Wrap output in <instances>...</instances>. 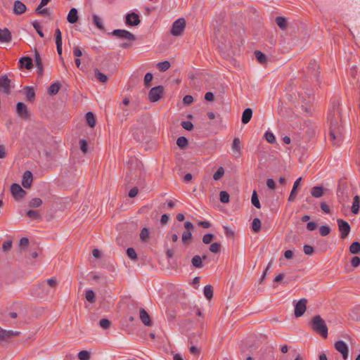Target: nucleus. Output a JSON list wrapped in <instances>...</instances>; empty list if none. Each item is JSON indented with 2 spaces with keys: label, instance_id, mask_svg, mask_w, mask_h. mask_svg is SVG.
Instances as JSON below:
<instances>
[{
  "label": "nucleus",
  "instance_id": "1",
  "mask_svg": "<svg viewBox=\"0 0 360 360\" xmlns=\"http://www.w3.org/2000/svg\"><path fill=\"white\" fill-rule=\"evenodd\" d=\"M328 120L330 121V141L333 145L339 146L343 141V127L340 123L342 118L338 101H333L329 109Z\"/></svg>",
  "mask_w": 360,
  "mask_h": 360
},
{
  "label": "nucleus",
  "instance_id": "2",
  "mask_svg": "<svg viewBox=\"0 0 360 360\" xmlns=\"http://www.w3.org/2000/svg\"><path fill=\"white\" fill-rule=\"evenodd\" d=\"M311 328L323 338L328 337V328L325 321L319 316L316 315L311 321Z\"/></svg>",
  "mask_w": 360,
  "mask_h": 360
},
{
  "label": "nucleus",
  "instance_id": "3",
  "mask_svg": "<svg viewBox=\"0 0 360 360\" xmlns=\"http://www.w3.org/2000/svg\"><path fill=\"white\" fill-rule=\"evenodd\" d=\"M49 293V290L46 288L45 282H42L38 285H33L30 289V294L32 297L43 298Z\"/></svg>",
  "mask_w": 360,
  "mask_h": 360
},
{
  "label": "nucleus",
  "instance_id": "4",
  "mask_svg": "<svg viewBox=\"0 0 360 360\" xmlns=\"http://www.w3.org/2000/svg\"><path fill=\"white\" fill-rule=\"evenodd\" d=\"M186 27V20L184 18H181L176 20L172 25L170 30V33L172 35L175 37H179L181 35L184 29Z\"/></svg>",
  "mask_w": 360,
  "mask_h": 360
},
{
  "label": "nucleus",
  "instance_id": "5",
  "mask_svg": "<svg viewBox=\"0 0 360 360\" xmlns=\"http://www.w3.org/2000/svg\"><path fill=\"white\" fill-rule=\"evenodd\" d=\"M337 197L338 202L343 206L349 201L350 195L348 194L347 188L345 185L339 184L337 189Z\"/></svg>",
  "mask_w": 360,
  "mask_h": 360
},
{
  "label": "nucleus",
  "instance_id": "6",
  "mask_svg": "<svg viewBox=\"0 0 360 360\" xmlns=\"http://www.w3.org/2000/svg\"><path fill=\"white\" fill-rule=\"evenodd\" d=\"M110 34L120 39H127L131 41L136 40L134 34L126 30H114Z\"/></svg>",
  "mask_w": 360,
  "mask_h": 360
},
{
  "label": "nucleus",
  "instance_id": "7",
  "mask_svg": "<svg viewBox=\"0 0 360 360\" xmlns=\"http://www.w3.org/2000/svg\"><path fill=\"white\" fill-rule=\"evenodd\" d=\"M164 88L162 86L159 85L155 87H153L148 94V99L150 102H156L159 101L163 95Z\"/></svg>",
  "mask_w": 360,
  "mask_h": 360
},
{
  "label": "nucleus",
  "instance_id": "8",
  "mask_svg": "<svg viewBox=\"0 0 360 360\" xmlns=\"http://www.w3.org/2000/svg\"><path fill=\"white\" fill-rule=\"evenodd\" d=\"M11 193L12 194V196L15 198L16 200H20L22 199L25 195L26 191L22 188V187L16 183H13L11 186Z\"/></svg>",
  "mask_w": 360,
  "mask_h": 360
},
{
  "label": "nucleus",
  "instance_id": "9",
  "mask_svg": "<svg viewBox=\"0 0 360 360\" xmlns=\"http://www.w3.org/2000/svg\"><path fill=\"white\" fill-rule=\"evenodd\" d=\"M337 222L340 232V238L342 239L347 238L351 230L350 225L347 221L341 219H338Z\"/></svg>",
  "mask_w": 360,
  "mask_h": 360
},
{
  "label": "nucleus",
  "instance_id": "10",
  "mask_svg": "<svg viewBox=\"0 0 360 360\" xmlns=\"http://www.w3.org/2000/svg\"><path fill=\"white\" fill-rule=\"evenodd\" d=\"M16 112L18 115L22 119L27 120L30 118V113L27 106L22 103L18 102L16 105Z\"/></svg>",
  "mask_w": 360,
  "mask_h": 360
},
{
  "label": "nucleus",
  "instance_id": "11",
  "mask_svg": "<svg viewBox=\"0 0 360 360\" xmlns=\"http://www.w3.org/2000/svg\"><path fill=\"white\" fill-rule=\"evenodd\" d=\"M307 300L302 298L297 302L295 306V316L296 317L302 316L306 311Z\"/></svg>",
  "mask_w": 360,
  "mask_h": 360
},
{
  "label": "nucleus",
  "instance_id": "12",
  "mask_svg": "<svg viewBox=\"0 0 360 360\" xmlns=\"http://www.w3.org/2000/svg\"><path fill=\"white\" fill-rule=\"evenodd\" d=\"M10 82L7 75H2L0 77V93L8 95L10 93Z\"/></svg>",
  "mask_w": 360,
  "mask_h": 360
},
{
  "label": "nucleus",
  "instance_id": "13",
  "mask_svg": "<svg viewBox=\"0 0 360 360\" xmlns=\"http://www.w3.org/2000/svg\"><path fill=\"white\" fill-rule=\"evenodd\" d=\"M141 22L139 15L134 12L129 13L126 15L125 23L128 26H136Z\"/></svg>",
  "mask_w": 360,
  "mask_h": 360
},
{
  "label": "nucleus",
  "instance_id": "14",
  "mask_svg": "<svg viewBox=\"0 0 360 360\" xmlns=\"http://www.w3.org/2000/svg\"><path fill=\"white\" fill-rule=\"evenodd\" d=\"M335 348L342 355V358L345 360L348 357V347L347 345L342 340H338L335 343Z\"/></svg>",
  "mask_w": 360,
  "mask_h": 360
},
{
  "label": "nucleus",
  "instance_id": "15",
  "mask_svg": "<svg viewBox=\"0 0 360 360\" xmlns=\"http://www.w3.org/2000/svg\"><path fill=\"white\" fill-rule=\"evenodd\" d=\"M32 181H33L32 173L29 170H26L22 174V186L25 188H30Z\"/></svg>",
  "mask_w": 360,
  "mask_h": 360
},
{
  "label": "nucleus",
  "instance_id": "16",
  "mask_svg": "<svg viewBox=\"0 0 360 360\" xmlns=\"http://www.w3.org/2000/svg\"><path fill=\"white\" fill-rule=\"evenodd\" d=\"M20 333L19 331L6 330L0 327V340H6L12 336H18Z\"/></svg>",
  "mask_w": 360,
  "mask_h": 360
},
{
  "label": "nucleus",
  "instance_id": "17",
  "mask_svg": "<svg viewBox=\"0 0 360 360\" xmlns=\"http://www.w3.org/2000/svg\"><path fill=\"white\" fill-rule=\"evenodd\" d=\"M12 35L8 28L1 30L0 28V42L9 43L11 41Z\"/></svg>",
  "mask_w": 360,
  "mask_h": 360
},
{
  "label": "nucleus",
  "instance_id": "18",
  "mask_svg": "<svg viewBox=\"0 0 360 360\" xmlns=\"http://www.w3.org/2000/svg\"><path fill=\"white\" fill-rule=\"evenodd\" d=\"M310 74L314 77L317 78L319 74V66L315 60H311L308 66Z\"/></svg>",
  "mask_w": 360,
  "mask_h": 360
},
{
  "label": "nucleus",
  "instance_id": "19",
  "mask_svg": "<svg viewBox=\"0 0 360 360\" xmlns=\"http://www.w3.org/2000/svg\"><path fill=\"white\" fill-rule=\"evenodd\" d=\"M26 6L20 1H14L13 12L16 15H22L26 11Z\"/></svg>",
  "mask_w": 360,
  "mask_h": 360
},
{
  "label": "nucleus",
  "instance_id": "20",
  "mask_svg": "<svg viewBox=\"0 0 360 360\" xmlns=\"http://www.w3.org/2000/svg\"><path fill=\"white\" fill-rule=\"evenodd\" d=\"M20 66L21 68L30 70L33 66L32 59L29 56L22 57L19 60Z\"/></svg>",
  "mask_w": 360,
  "mask_h": 360
},
{
  "label": "nucleus",
  "instance_id": "21",
  "mask_svg": "<svg viewBox=\"0 0 360 360\" xmlns=\"http://www.w3.org/2000/svg\"><path fill=\"white\" fill-rule=\"evenodd\" d=\"M139 314L141 322L145 326H150L152 325V321L147 311L144 309L141 308L140 309Z\"/></svg>",
  "mask_w": 360,
  "mask_h": 360
},
{
  "label": "nucleus",
  "instance_id": "22",
  "mask_svg": "<svg viewBox=\"0 0 360 360\" xmlns=\"http://www.w3.org/2000/svg\"><path fill=\"white\" fill-rule=\"evenodd\" d=\"M67 20L71 24H74L77 22V20H78L77 10L75 8H72L70 9V11H69V13L68 14Z\"/></svg>",
  "mask_w": 360,
  "mask_h": 360
},
{
  "label": "nucleus",
  "instance_id": "23",
  "mask_svg": "<svg viewBox=\"0 0 360 360\" xmlns=\"http://www.w3.org/2000/svg\"><path fill=\"white\" fill-rule=\"evenodd\" d=\"M302 181V177L298 178L293 184L292 189L290 192V196L288 198V201L293 202L295 200L296 195H297V188Z\"/></svg>",
  "mask_w": 360,
  "mask_h": 360
},
{
  "label": "nucleus",
  "instance_id": "24",
  "mask_svg": "<svg viewBox=\"0 0 360 360\" xmlns=\"http://www.w3.org/2000/svg\"><path fill=\"white\" fill-rule=\"evenodd\" d=\"M34 60H35L36 67L37 68V72L39 75H42L43 74L42 61H41L40 55L37 51H35V52H34Z\"/></svg>",
  "mask_w": 360,
  "mask_h": 360
},
{
  "label": "nucleus",
  "instance_id": "25",
  "mask_svg": "<svg viewBox=\"0 0 360 360\" xmlns=\"http://www.w3.org/2000/svg\"><path fill=\"white\" fill-rule=\"evenodd\" d=\"M252 116V110L251 108H246L243 112L241 121L243 124H248Z\"/></svg>",
  "mask_w": 360,
  "mask_h": 360
},
{
  "label": "nucleus",
  "instance_id": "26",
  "mask_svg": "<svg viewBox=\"0 0 360 360\" xmlns=\"http://www.w3.org/2000/svg\"><path fill=\"white\" fill-rule=\"evenodd\" d=\"M25 94L26 96V98L28 101H33L35 98V92L33 87L31 86H25Z\"/></svg>",
  "mask_w": 360,
  "mask_h": 360
},
{
  "label": "nucleus",
  "instance_id": "27",
  "mask_svg": "<svg viewBox=\"0 0 360 360\" xmlns=\"http://www.w3.org/2000/svg\"><path fill=\"white\" fill-rule=\"evenodd\" d=\"M360 198L359 195L354 197L353 203L351 207V211L353 214H356L359 212Z\"/></svg>",
  "mask_w": 360,
  "mask_h": 360
},
{
  "label": "nucleus",
  "instance_id": "28",
  "mask_svg": "<svg viewBox=\"0 0 360 360\" xmlns=\"http://www.w3.org/2000/svg\"><path fill=\"white\" fill-rule=\"evenodd\" d=\"M311 194L314 198H320L323 194V188L321 186H314L311 189Z\"/></svg>",
  "mask_w": 360,
  "mask_h": 360
},
{
  "label": "nucleus",
  "instance_id": "29",
  "mask_svg": "<svg viewBox=\"0 0 360 360\" xmlns=\"http://www.w3.org/2000/svg\"><path fill=\"white\" fill-rule=\"evenodd\" d=\"M26 216L32 219L41 220L42 217L39 211L30 210L26 212Z\"/></svg>",
  "mask_w": 360,
  "mask_h": 360
},
{
  "label": "nucleus",
  "instance_id": "30",
  "mask_svg": "<svg viewBox=\"0 0 360 360\" xmlns=\"http://www.w3.org/2000/svg\"><path fill=\"white\" fill-rule=\"evenodd\" d=\"M86 119L88 124L91 127H94L96 125V117L92 112H88L86 114Z\"/></svg>",
  "mask_w": 360,
  "mask_h": 360
},
{
  "label": "nucleus",
  "instance_id": "31",
  "mask_svg": "<svg viewBox=\"0 0 360 360\" xmlns=\"http://www.w3.org/2000/svg\"><path fill=\"white\" fill-rule=\"evenodd\" d=\"M275 21L280 29L284 30L287 27V21L285 18L282 16H277Z\"/></svg>",
  "mask_w": 360,
  "mask_h": 360
},
{
  "label": "nucleus",
  "instance_id": "32",
  "mask_svg": "<svg viewBox=\"0 0 360 360\" xmlns=\"http://www.w3.org/2000/svg\"><path fill=\"white\" fill-rule=\"evenodd\" d=\"M60 88V84L59 83H53L49 87L48 92L51 96L56 95L58 93Z\"/></svg>",
  "mask_w": 360,
  "mask_h": 360
},
{
  "label": "nucleus",
  "instance_id": "33",
  "mask_svg": "<svg viewBox=\"0 0 360 360\" xmlns=\"http://www.w3.org/2000/svg\"><path fill=\"white\" fill-rule=\"evenodd\" d=\"M42 200L39 198H34L29 202L28 206L32 208L39 207L42 205Z\"/></svg>",
  "mask_w": 360,
  "mask_h": 360
},
{
  "label": "nucleus",
  "instance_id": "34",
  "mask_svg": "<svg viewBox=\"0 0 360 360\" xmlns=\"http://www.w3.org/2000/svg\"><path fill=\"white\" fill-rule=\"evenodd\" d=\"M191 263L195 268H202L203 266L202 258L199 255H195L191 259Z\"/></svg>",
  "mask_w": 360,
  "mask_h": 360
},
{
  "label": "nucleus",
  "instance_id": "35",
  "mask_svg": "<svg viewBox=\"0 0 360 360\" xmlns=\"http://www.w3.org/2000/svg\"><path fill=\"white\" fill-rule=\"evenodd\" d=\"M349 252L354 255L359 254L360 252V243L357 241L353 242L349 246Z\"/></svg>",
  "mask_w": 360,
  "mask_h": 360
},
{
  "label": "nucleus",
  "instance_id": "36",
  "mask_svg": "<svg viewBox=\"0 0 360 360\" xmlns=\"http://www.w3.org/2000/svg\"><path fill=\"white\" fill-rule=\"evenodd\" d=\"M204 295L207 300H210L213 297V288L211 285L204 287Z\"/></svg>",
  "mask_w": 360,
  "mask_h": 360
},
{
  "label": "nucleus",
  "instance_id": "37",
  "mask_svg": "<svg viewBox=\"0 0 360 360\" xmlns=\"http://www.w3.org/2000/svg\"><path fill=\"white\" fill-rule=\"evenodd\" d=\"M170 63L167 60L160 62L157 64V67L160 72H165L170 68Z\"/></svg>",
  "mask_w": 360,
  "mask_h": 360
},
{
  "label": "nucleus",
  "instance_id": "38",
  "mask_svg": "<svg viewBox=\"0 0 360 360\" xmlns=\"http://www.w3.org/2000/svg\"><path fill=\"white\" fill-rule=\"evenodd\" d=\"M255 56L257 60L261 63L264 64L266 62V56L260 51H255Z\"/></svg>",
  "mask_w": 360,
  "mask_h": 360
},
{
  "label": "nucleus",
  "instance_id": "39",
  "mask_svg": "<svg viewBox=\"0 0 360 360\" xmlns=\"http://www.w3.org/2000/svg\"><path fill=\"white\" fill-rule=\"evenodd\" d=\"M231 148L235 152H237V153H240V152L241 143H240V139L238 138H234L233 139V143H232V146H231Z\"/></svg>",
  "mask_w": 360,
  "mask_h": 360
},
{
  "label": "nucleus",
  "instance_id": "40",
  "mask_svg": "<svg viewBox=\"0 0 360 360\" xmlns=\"http://www.w3.org/2000/svg\"><path fill=\"white\" fill-rule=\"evenodd\" d=\"M93 22L94 24L101 30H104V26L101 21V19L96 14L93 15Z\"/></svg>",
  "mask_w": 360,
  "mask_h": 360
},
{
  "label": "nucleus",
  "instance_id": "41",
  "mask_svg": "<svg viewBox=\"0 0 360 360\" xmlns=\"http://www.w3.org/2000/svg\"><path fill=\"white\" fill-rule=\"evenodd\" d=\"M95 77L100 82L102 83H104L108 80V77L105 74L101 72L98 69L95 70Z\"/></svg>",
  "mask_w": 360,
  "mask_h": 360
},
{
  "label": "nucleus",
  "instance_id": "42",
  "mask_svg": "<svg viewBox=\"0 0 360 360\" xmlns=\"http://www.w3.org/2000/svg\"><path fill=\"white\" fill-rule=\"evenodd\" d=\"M252 204L257 207V209H259L261 207V205L258 198L257 193L256 191H253L252 198H251Z\"/></svg>",
  "mask_w": 360,
  "mask_h": 360
},
{
  "label": "nucleus",
  "instance_id": "43",
  "mask_svg": "<svg viewBox=\"0 0 360 360\" xmlns=\"http://www.w3.org/2000/svg\"><path fill=\"white\" fill-rule=\"evenodd\" d=\"M261 229V221L259 218H255L252 222V229L254 232L257 233Z\"/></svg>",
  "mask_w": 360,
  "mask_h": 360
},
{
  "label": "nucleus",
  "instance_id": "44",
  "mask_svg": "<svg viewBox=\"0 0 360 360\" xmlns=\"http://www.w3.org/2000/svg\"><path fill=\"white\" fill-rule=\"evenodd\" d=\"M192 238V233L191 231H186L183 233L181 236V240L184 244L188 245Z\"/></svg>",
  "mask_w": 360,
  "mask_h": 360
},
{
  "label": "nucleus",
  "instance_id": "45",
  "mask_svg": "<svg viewBox=\"0 0 360 360\" xmlns=\"http://www.w3.org/2000/svg\"><path fill=\"white\" fill-rule=\"evenodd\" d=\"M140 238L142 241L146 242L149 238V230L148 228H143L140 233Z\"/></svg>",
  "mask_w": 360,
  "mask_h": 360
},
{
  "label": "nucleus",
  "instance_id": "46",
  "mask_svg": "<svg viewBox=\"0 0 360 360\" xmlns=\"http://www.w3.org/2000/svg\"><path fill=\"white\" fill-rule=\"evenodd\" d=\"M77 356L79 360H89L91 358L90 353L86 350L80 351Z\"/></svg>",
  "mask_w": 360,
  "mask_h": 360
},
{
  "label": "nucleus",
  "instance_id": "47",
  "mask_svg": "<svg viewBox=\"0 0 360 360\" xmlns=\"http://www.w3.org/2000/svg\"><path fill=\"white\" fill-rule=\"evenodd\" d=\"M176 144L180 148H184L188 144V139L185 136H180L176 140Z\"/></svg>",
  "mask_w": 360,
  "mask_h": 360
},
{
  "label": "nucleus",
  "instance_id": "48",
  "mask_svg": "<svg viewBox=\"0 0 360 360\" xmlns=\"http://www.w3.org/2000/svg\"><path fill=\"white\" fill-rule=\"evenodd\" d=\"M224 174V169L222 167H219L213 175V179L215 181L219 180Z\"/></svg>",
  "mask_w": 360,
  "mask_h": 360
},
{
  "label": "nucleus",
  "instance_id": "49",
  "mask_svg": "<svg viewBox=\"0 0 360 360\" xmlns=\"http://www.w3.org/2000/svg\"><path fill=\"white\" fill-rule=\"evenodd\" d=\"M229 194L225 191H222L219 193V200L223 203H227L229 202Z\"/></svg>",
  "mask_w": 360,
  "mask_h": 360
},
{
  "label": "nucleus",
  "instance_id": "50",
  "mask_svg": "<svg viewBox=\"0 0 360 360\" xmlns=\"http://www.w3.org/2000/svg\"><path fill=\"white\" fill-rule=\"evenodd\" d=\"M330 232V228L327 225H323L319 228L320 235L322 236H328Z\"/></svg>",
  "mask_w": 360,
  "mask_h": 360
},
{
  "label": "nucleus",
  "instance_id": "51",
  "mask_svg": "<svg viewBox=\"0 0 360 360\" xmlns=\"http://www.w3.org/2000/svg\"><path fill=\"white\" fill-rule=\"evenodd\" d=\"M85 297L89 302H94L95 301V294L92 290H88L86 291Z\"/></svg>",
  "mask_w": 360,
  "mask_h": 360
},
{
  "label": "nucleus",
  "instance_id": "52",
  "mask_svg": "<svg viewBox=\"0 0 360 360\" xmlns=\"http://www.w3.org/2000/svg\"><path fill=\"white\" fill-rule=\"evenodd\" d=\"M127 256L132 260L137 259V255L135 250L133 248H129L127 249Z\"/></svg>",
  "mask_w": 360,
  "mask_h": 360
},
{
  "label": "nucleus",
  "instance_id": "53",
  "mask_svg": "<svg viewBox=\"0 0 360 360\" xmlns=\"http://www.w3.org/2000/svg\"><path fill=\"white\" fill-rule=\"evenodd\" d=\"M221 245L218 243H213L210 245L209 250L212 253H218L220 251Z\"/></svg>",
  "mask_w": 360,
  "mask_h": 360
},
{
  "label": "nucleus",
  "instance_id": "54",
  "mask_svg": "<svg viewBox=\"0 0 360 360\" xmlns=\"http://www.w3.org/2000/svg\"><path fill=\"white\" fill-rule=\"evenodd\" d=\"M32 24V26L34 27V28L35 29V30L37 31V32L38 33V34L41 38H44V33H43V32L41 30V27L39 25V23L37 21H34Z\"/></svg>",
  "mask_w": 360,
  "mask_h": 360
},
{
  "label": "nucleus",
  "instance_id": "55",
  "mask_svg": "<svg viewBox=\"0 0 360 360\" xmlns=\"http://www.w3.org/2000/svg\"><path fill=\"white\" fill-rule=\"evenodd\" d=\"M153 75L150 72H147L144 77V84L146 87L151 85V81L153 79Z\"/></svg>",
  "mask_w": 360,
  "mask_h": 360
},
{
  "label": "nucleus",
  "instance_id": "56",
  "mask_svg": "<svg viewBox=\"0 0 360 360\" xmlns=\"http://www.w3.org/2000/svg\"><path fill=\"white\" fill-rule=\"evenodd\" d=\"M264 136L267 142L270 143H274L276 142V138L273 133L266 131Z\"/></svg>",
  "mask_w": 360,
  "mask_h": 360
},
{
  "label": "nucleus",
  "instance_id": "57",
  "mask_svg": "<svg viewBox=\"0 0 360 360\" xmlns=\"http://www.w3.org/2000/svg\"><path fill=\"white\" fill-rule=\"evenodd\" d=\"M110 321L107 319H101L99 321L100 326L103 329H108L110 326Z\"/></svg>",
  "mask_w": 360,
  "mask_h": 360
},
{
  "label": "nucleus",
  "instance_id": "58",
  "mask_svg": "<svg viewBox=\"0 0 360 360\" xmlns=\"http://www.w3.org/2000/svg\"><path fill=\"white\" fill-rule=\"evenodd\" d=\"M214 238V235L212 233L205 234L202 237V243L205 244H209L212 242Z\"/></svg>",
  "mask_w": 360,
  "mask_h": 360
},
{
  "label": "nucleus",
  "instance_id": "59",
  "mask_svg": "<svg viewBox=\"0 0 360 360\" xmlns=\"http://www.w3.org/2000/svg\"><path fill=\"white\" fill-rule=\"evenodd\" d=\"M181 127L188 131H191L193 128V125L190 121H183L181 123Z\"/></svg>",
  "mask_w": 360,
  "mask_h": 360
},
{
  "label": "nucleus",
  "instance_id": "60",
  "mask_svg": "<svg viewBox=\"0 0 360 360\" xmlns=\"http://www.w3.org/2000/svg\"><path fill=\"white\" fill-rule=\"evenodd\" d=\"M44 282H46L47 285L51 288H56L58 284L57 280L55 278H49Z\"/></svg>",
  "mask_w": 360,
  "mask_h": 360
},
{
  "label": "nucleus",
  "instance_id": "61",
  "mask_svg": "<svg viewBox=\"0 0 360 360\" xmlns=\"http://www.w3.org/2000/svg\"><path fill=\"white\" fill-rule=\"evenodd\" d=\"M79 146L81 150L86 153L87 152V142L84 139H81L79 141Z\"/></svg>",
  "mask_w": 360,
  "mask_h": 360
},
{
  "label": "nucleus",
  "instance_id": "62",
  "mask_svg": "<svg viewBox=\"0 0 360 360\" xmlns=\"http://www.w3.org/2000/svg\"><path fill=\"white\" fill-rule=\"evenodd\" d=\"M304 252L307 255H310L314 252V248L309 245H304L303 247Z\"/></svg>",
  "mask_w": 360,
  "mask_h": 360
},
{
  "label": "nucleus",
  "instance_id": "63",
  "mask_svg": "<svg viewBox=\"0 0 360 360\" xmlns=\"http://www.w3.org/2000/svg\"><path fill=\"white\" fill-rule=\"evenodd\" d=\"M266 186L269 188L274 190L276 188V184L273 179L269 178L266 180Z\"/></svg>",
  "mask_w": 360,
  "mask_h": 360
},
{
  "label": "nucleus",
  "instance_id": "64",
  "mask_svg": "<svg viewBox=\"0 0 360 360\" xmlns=\"http://www.w3.org/2000/svg\"><path fill=\"white\" fill-rule=\"evenodd\" d=\"M360 264V257L354 256L351 259V265L353 267H357Z\"/></svg>",
  "mask_w": 360,
  "mask_h": 360
}]
</instances>
